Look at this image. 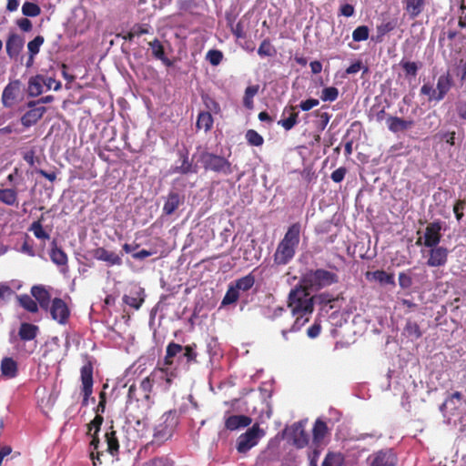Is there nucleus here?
<instances>
[{
    "mask_svg": "<svg viewBox=\"0 0 466 466\" xmlns=\"http://www.w3.org/2000/svg\"><path fill=\"white\" fill-rule=\"evenodd\" d=\"M196 349V343L182 346L174 341L169 342L166 349L164 360L157 362V366L153 370L152 375L158 376V378L165 380L167 387H169L173 383L174 379L178 376V369L177 366H174V358L183 352L186 364L189 367L192 363L198 362Z\"/></svg>",
    "mask_w": 466,
    "mask_h": 466,
    "instance_id": "f257e3e1",
    "label": "nucleus"
},
{
    "mask_svg": "<svg viewBox=\"0 0 466 466\" xmlns=\"http://www.w3.org/2000/svg\"><path fill=\"white\" fill-rule=\"evenodd\" d=\"M152 389L153 380L150 377L143 379L138 388L135 384L129 386L126 410L133 420L138 424L147 418L153 404Z\"/></svg>",
    "mask_w": 466,
    "mask_h": 466,
    "instance_id": "f03ea898",
    "label": "nucleus"
},
{
    "mask_svg": "<svg viewBox=\"0 0 466 466\" xmlns=\"http://www.w3.org/2000/svg\"><path fill=\"white\" fill-rule=\"evenodd\" d=\"M288 307L296 319L289 330L282 329L285 339H288V332L299 331L309 320L314 309L313 298L303 289H293L289 294Z\"/></svg>",
    "mask_w": 466,
    "mask_h": 466,
    "instance_id": "7ed1b4c3",
    "label": "nucleus"
},
{
    "mask_svg": "<svg viewBox=\"0 0 466 466\" xmlns=\"http://www.w3.org/2000/svg\"><path fill=\"white\" fill-rule=\"evenodd\" d=\"M301 228L299 222H295L288 228L273 255L276 265H287L292 260L300 241Z\"/></svg>",
    "mask_w": 466,
    "mask_h": 466,
    "instance_id": "20e7f679",
    "label": "nucleus"
},
{
    "mask_svg": "<svg viewBox=\"0 0 466 466\" xmlns=\"http://www.w3.org/2000/svg\"><path fill=\"white\" fill-rule=\"evenodd\" d=\"M439 46L442 53H449L451 57L460 55L466 46V35L454 26V20L450 19L439 36Z\"/></svg>",
    "mask_w": 466,
    "mask_h": 466,
    "instance_id": "39448f33",
    "label": "nucleus"
},
{
    "mask_svg": "<svg viewBox=\"0 0 466 466\" xmlns=\"http://www.w3.org/2000/svg\"><path fill=\"white\" fill-rule=\"evenodd\" d=\"M338 282L339 276L334 272L322 268L311 269L302 275L299 286L295 289H303L308 292L309 289L319 290Z\"/></svg>",
    "mask_w": 466,
    "mask_h": 466,
    "instance_id": "423d86ee",
    "label": "nucleus"
},
{
    "mask_svg": "<svg viewBox=\"0 0 466 466\" xmlns=\"http://www.w3.org/2000/svg\"><path fill=\"white\" fill-rule=\"evenodd\" d=\"M198 161L206 171L223 176H228L234 172V167L228 158L206 150L199 154Z\"/></svg>",
    "mask_w": 466,
    "mask_h": 466,
    "instance_id": "0eeeda50",
    "label": "nucleus"
},
{
    "mask_svg": "<svg viewBox=\"0 0 466 466\" xmlns=\"http://www.w3.org/2000/svg\"><path fill=\"white\" fill-rule=\"evenodd\" d=\"M94 365L90 360H87L86 363L80 369V380H81V394L82 406L86 407L89 403L95 402L96 399L92 397L93 386H94Z\"/></svg>",
    "mask_w": 466,
    "mask_h": 466,
    "instance_id": "6e6552de",
    "label": "nucleus"
},
{
    "mask_svg": "<svg viewBox=\"0 0 466 466\" xmlns=\"http://www.w3.org/2000/svg\"><path fill=\"white\" fill-rule=\"evenodd\" d=\"M160 422L155 427L154 440L158 442H164L171 438L174 430L177 424L176 414L172 411L165 412Z\"/></svg>",
    "mask_w": 466,
    "mask_h": 466,
    "instance_id": "1a4fd4ad",
    "label": "nucleus"
},
{
    "mask_svg": "<svg viewBox=\"0 0 466 466\" xmlns=\"http://www.w3.org/2000/svg\"><path fill=\"white\" fill-rule=\"evenodd\" d=\"M264 431L258 423H255L245 433L241 434L237 440V451L239 453H246L251 448L256 446Z\"/></svg>",
    "mask_w": 466,
    "mask_h": 466,
    "instance_id": "9d476101",
    "label": "nucleus"
},
{
    "mask_svg": "<svg viewBox=\"0 0 466 466\" xmlns=\"http://www.w3.org/2000/svg\"><path fill=\"white\" fill-rule=\"evenodd\" d=\"M442 223L440 220L431 222L427 225L424 231L423 240L419 238L416 244L423 245L427 248L435 247L441 240Z\"/></svg>",
    "mask_w": 466,
    "mask_h": 466,
    "instance_id": "9b49d317",
    "label": "nucleus"
},
{
    "mask_svg": "<svg viewBox=\"0 0 466 466\" xmlns=\"http://www.w3.org/2000/svg\"><path fill=\"white\" fill-rule=\"evenodd\" d=\"M369 466H396L398 458L391 449L378 451L368 458Z\"/></svg>",
    "mask_w": 466,
    "mask_h": 466,
    "instance_id": "f8f14e48",
    "label": "nucleus"
},
{
    "mask_svg": "<svg viewBox=\"0 0 466 466\" xmlns=\"http://www.w3.org/2000/svg\"><path fill=\"white\" fill-rule=\"evenodd\" d=\"M51 318L59 324H66L70 316L67 304L60 298H55L49 305Z\"/></svg>",
    "mask_w": 466,
    "mask_h": 466,
    "instance_id": "ddd939ff",
    "label": "nucleus"
},
{
    "mask_svg": "<svg viewBox=\"0 0 466 466\" xmlns=\"http://www.w3.org/2000/svg\"><path fill=\"white\" fill-rule=\"evenodd\" d=\"M28 109L21 116V124L25 127L35 126L46 112V106H27Z\"/></svg>",
    "mask_w": 466,
    "mask_h": 466,
    "instance_id": "4468645a",
    "label": "nucleus"
},
{
    "mask_svg": "<svg viewBox=\"0 0 466 466\" xmlns=\"http://www.w3.org/2000/svg\"><path fill=\"white\" fill-rule=\"evenodd\" d=\"M429 258L427 265L429 267H442L447 263L449 250L441 246L429 247Z\"/></svg>",
    "mask_w": 466,
    "mask_h": 466,
    "instance_id": "2eb2a0df",
    "label": "nucleus"
},
{
    "mask_svg": "<svg viewBox=\"0 0 466 466\" xmlns=\"http://www.w3.org/2000/svg\"><path fill=\"white\" fill-rule=\"evenodd\" d=\"M153 34V27L148 23L134 24L127 32L117 35L118 37L126 41H132L135 37H140L143 35Z\"/></svg>",
    "mask_w": 466,
    "mask_h": 466,
    "instance_id": "dca6fc26",
    "label": "nucleus"
},
{
    "mask_svg": "<svg viewBox=\"0 0 466 466\" xmlns=\"http://www.w3.org/2000/svg\"><path fill=\"white\" fill-rule=\"evenodd\" d=\"M93 257L97 260L106 262L107 266H120L123 263L120 255L109 251L103 247L94 249Z\"/></svg>",
    "mask_w": 466,
    "mask_h": 466,
    "instance_id": "f3484780",
    "label": "nucleus"
},
{
    "mask_svg": "<svg viewBox=\"0 0 466 466\" xmlns=\"http://www.w3.org/2000/svg\"><path fill=\"white\" fill-rule=\"evenodd\" d=\"M145 289L141 287H136L129 291V294L123 296V302L136 310H138L145 302Z\"/></svg>",
    "mask_w": 466,
    "mask_h": 466,
    "instance_id": "a211bd4d",
    "label": "nucleus"
},
{
    "mask_svg": "<svg viewBox=\"0 0 466 466\" xmlns=\"http://www.w3.org/2000/svg\"><path fill=\"white\" fill-rule=\"evenodd\" d=\"M25 40L15 33H11L5 43L7 56L10 58H16L24 47Z\"/></svg>",
    "mask_w": 466,
    "mask_h": 466,
    "instance_id": "6ab92c4d",
    "label": "nucleus"
},
{
    "mask_svg": "<svg viewBox=\"0 0 466 466\" xmlns=\"http://www.w3.org/2000/svg\"><path fill=\"white\" fill-rule=\"evenodd\" d=\"M185 197L176 191H169L165 198L163 213L167 216L172 215L180 205L184 203Z\"/></svg>",
    "mask_w": 466,
    "mask_h": 466,
    "instance_id": "aec40b11",
    "label": "nucleus"
},
{
    "mask_svg": "<svg viewBox=\"0 0 466 466\" xmlns=\"http://www.w3.org/2000/svg\"><path fill=\"white\" fill-rule=\"evenodd\" d=\"M179 160L181 164L179 166H175L171 168L172 173H178L182 175H187L189 173H197L198 167L193 165L192 161L188 158L187 150H180L178 152Z\"/></svg>",
    "mask_w": 466,
    "mask_h": 466,
    "instance_id": "412c9836",
    "label": "nucleus"
},
{
    "mask_svg": "<svg viewBox=\"0 0 466 466\" xmlns=\"http://www.w3.org/2000/svg\"><path fill=\"white\" fill-rule=\"evenodd\" d=\"M31 294L42 309L48 310L51 302V295L44 286H33Z\"/></svg>",
    "mask_w": 466,
    "mask_h": 466,
    "instance_id": "4be33fe9",
    "label": "nucleus"
},
{
    "mask_svg": "<svg viewBox=\"0 0 466 466\" xmlns=\"http://www.w3.org/2000/svg\"><path fill=\"white\" fill-rule=\"evenodd\" d=\"M49 257L51 261L56 266L67 267L68 257L66 253L58 247L56 239H53L51 242Z\"/></svg>",
    "mask_w": 466,
    "mask_h": 466,
    "instance_id": "5701e85b",
    "label": "nucleus"
},
{
    "mask_svg": "<svg viewBox=\"0 0 466 466\" xmlns=\"http://www.w3.org/2000/svg\"><path fill=\"white\" fill-rule=\"evenodd\" d=\"M365 278L369 281H377L380 284L395 286L394 275L391 273H387L383 269L367 271L365 273Z\"/></svg>",
    "mask_w": 466,
    "mask_h": 466,
    "instance_id": "b1692460",
    "label": "nucleus"
},
{
    "mask_svg": "<svg viewBox=\"0 0 466 466\" xmlns=\"http://www.w3.org/2000/svg\"><path fill=\"white\" fill-rule=\"evenodd\" d=\"M452 86V78L449 73L443 74L439 76L436 86V91L438 94L436 102L442 100Z\"/></svg>",
    "mask_w": 466,
    "mask_h": 466,
    "instance_id": "393cba45",
    "label": "nucleus"
},
{
    "mask_svg": "<svg viewBox=\"0 0 466 466\" xmlns=\"http://www.w3.org/2000/svg\"><path fill=\"white\" fill-rule=\"evenodd\" d=\"M462 398L463 396L460 391H455L441 404L440 407L441 411H444V409H449L451 415L458 414L459 409L462 404Z\"/></svg>",
    "mask_w": 466,
    "mask_h": 466,
    "instance_id": "a878e982",
    "label": "nucleus"
},
{
    "mask_svg": "<svg viewBox=\"0 0 466 466\" xmlns=\"http://www.w3.org/2000/svg\"><path fill=\"white\" fill-rule=\"evenodd\" d=\"M148 46H150L152 55L156 59L160 60L167 67L173 66V62L166 56L164 46L157 38L148 42Z\"/></svg>",
    "mask_w": 466,
    "mask_h": 466,
    "instance_id": "bb28decb",
    "label": "nucleus"
},
{
    "mask_svg": "<svg viewBox=\"0 0 466 466\" xmlns=\"http://www.w3.org/2000/svg\"><path fill=\"white\" fill-rule=\"evenodd\" d=\"M0 370L5 379H14L18 374V364L13 358L5 357L1 360Z\"/></svg>",
    "mask_w": 466,
    "mask_h": 466,
    "instance_id": "cd10ccee",
    "label": "nucleus"
},
{
    "mask_svg": "<svg viewBox=\"0 0 466 466\" xmlns=\"http://www.w3.org/2000/svg\"><path fill=\"white\" fill-rule=\"evenodd\" d=\"M402 3L410 18L415 19L423 12L426 0H402Z\"/></svg>",
    "mask_w": 466,
    "mask_h": 466,
    "instance_id": "c85d7f7f",
    "label": "nucleus"
},
{
    "mask_svg": "<svg viewBox=\"0 0 466 466\" xmlns=\"http://www.w3.org/2000/svg\"><path fill=\"white\" fill-rule=\"evenodd\" d=\"M251 421V418L246 415H231L226 419L225 427L229 431H236L248 426Z\"/></svg>",
    "mask_w": 466,
    "mask_h": 466,
    "instance_id": "c756f323",
    "label": "nucleus"
},
{
    "mask_svg": "<svg viewBox=\"0 0 466 466\" xmlns=\"http://www.w3.org/2000/svg\"><path fill=\"white\" fill-rule=\"evenodd\" d=\"M19 89L18 81L15 83H9L3 90L2 93V103L5 107H11L17 96V92Z\"/></svg>",
    "mask_w": 466,
    "mask_h": 466,
    "instance_id": "7c9ffc66",
    "label": "nucleus"
},
{
    "mask_svg": "<svg viewBox=\"0 0 466 466\" xmlns=\"http://www.w3.org/2000/svg\"><path fill=\"white\" fill-rule=\"evenodd\" d=\"M387 125L391 132L397 133L400 131H405L413 127L414 121L406 120L399 116H390L387 119Z\"/></svg>",
    "mask_w": 466,
    "mask_h": 466,
    "instance_id": "2f4dec72",
    "label": "nucleus"
},
{
    "mask_svg": "<svg viewBox=\"0 0 466 466\" xmlns=\"http://www.w3.org/2000/svg\"><path fill=\"white\" fill-rule=\"evenodd\" d=\"M292 441L293 444L299 449H302L308 445L309 435L300 424L294 425Z\"/></svg>",
    "mask_w": 466,
    "mask_h": 466,
    "instance_id": "473e14b6",
    "label": "nucleus"
},
{
    "mask_svg": "<svg viewBox=\"0 0 466 466\" xmlns=\"http://www.w3.org/2000/svg\"><path fill=\"white\" fill-rule=\"evenodd\" d=\"M105 439L106 442V451L112 456L117 455L119 451V442L116 432L114 431L113 427H110V430L106 432Z\"/></svg>",
    "mask_w": 466,
    "mask_h": 466,
    "instance_id": "72a5a7b5",
    "label": "nucleus"
},
{
    "mask_svg": "<svg viewBox=\"0 0 466 466\" xmlns=\"http://www.w3.org/2000/svg\"><path fill=\"white\" fill-rule=\"evenodd\" d=\"M46 83V77L42 75H36L29 79L28 94L30 96H38L43 93V86Z\"/></svg>",
    "mask_w": 466,
    "mask_h": 466,
    "instance_id": "f704fd0d",
    "label": "nucleus"
},
{
    "mask_svg": "<svg viewBox=\"0 0 466 466\" xmlns=\"http://www.w3.org/2000/svg\"><path fill=\"white\" fill-rule=\"evenodd\" d=\"M249 28V20L243 16L236 25L230 24V30L237 39L247 37V32Z\"/></svg>",
    "mask_w": 466,
    "mask_h": 466,
    "instance_id": "c9c22d12",
    "label": "nucleus"
},
{
    "mask_svg": "<svg viewBox=\"0 0 466 466\" xmlns=\"http://www.w3.org/2000/svg\"><path fill=\"white\" fill-rule=\"evenodd\" d=\"M313 445H319L328 433V427L325 421L318 419L313 427Z\"/></svg>",
    "mask_w": 466,
    "mask_h": 466,
    "instance_id": "e433bc0d",
    "label": "nucleus"
},
{
    "mask_svg": "<svg viewBox=\"0 0 466 466\" xmlns=\"http://www.w3.org/2000/svg\"><path fill=\"white\" fill-rule=\"evenodd\" d=\"M37 331L36 325L24 322L20 325L18 335L22 340H32L36 337Z\"/></svg>",
    "mask_w": 466,
    "mask_h": 466,
    "instance_id": "4c0bfd02",
    "label": "nucleus"
},
{
    "mask_svg": "<svg viewBox=\"0 0 466 466\" xmlns=\"http://www.w3.org/2000/svg\"><path fill=\"white\" fill-rule=\"evenodd\" d=\"M43 220L44 216L41 215V217L37 220L34 221L30 225L28 230L31 231L37 239L48 240L50 238V235L44 229V227L42 225Z\"/></svg>",
    "mask_w": 466,
    "mask_h": 466,
    "instance_id": "58836bf2",
    "label": "nucleus"
},
{
    "mask_svg": "<svg viewBox=\"0 0 466 466\" xmlns=\"http://www.w3.org/2000/svg\"><path fill=\"white\" fill-rule=\"evenodd\" d=\"M295 108L296 107L293 106L285 107L283 114H285L288 110L290 111V114L289 117L279 121V125H280L287 131L292 129L298 124L299 113L294 111Z\"/></svg>",
    "mask_w": 466,
    "mask_h": 466,
    "instance_id": "ea45409f",
    "label": "nucleus"
},
{
    "mask_svg": "<svg viewBox=\"0 0 466 466\" xmlns=\"http://www.w3.org/2000/svg\"><path fill=\"white\" fill-rule=\"evenodd\" d=\"M213 123L214 120L210 112H200L198 116L196 127L198 129H204L208 132L212 128Z\"/></svg>",
    "mask_w": 466,
    "mask_h": 466,
    "instance_id": "a19ab883",
    "label": "nucleus"
},
{
    "mask_svg": "<svg viewBox=\"0 0 466 466\" xmlns=\"http://www.w3.org/2000/svg\"><path fill=\"white\" fill-rule=\"evenodd\" d=\"M16 298L20 306L23 307L28 312L35 313L38 311L37 302L35 299H33L29 295L24 294L16 296Z\"/></svg>",
    "mask_w": 466,
    "mask_h": 466,
    "instance_id": "79ce46f5",
    "label": "nucleus"
},
{
    "mask_svg": "<svg viewBox=\"0 0 466 466\" xmlns=\"http://www.w3.org/2000/svg\"><path fill=\"white\" fill-rule=\"evenodd\" d=\"M0 201L8 206L17 205V192L13 188L0 189Z\"/></svg>",
    "mask_w": 466,
    "mask_h": 466,
    "instance_id": "37998d69",
    "label": "nucleus"
},
{
    "mask_svg": "<svg viewBox=\"0 0 466 466\" xmlns=\"http://www.w3.org/2000/svg\"><path fill=\"white\" fill-rule=\"evenodd\" d=\"M255 281V277L252 275V273H249L237 279L234 282V285L236 286V289H238V291H248L254 286Z\"/></svg>",
    "mask_w": 466,
    "mask_h": 466,
    "instance_id": "c03bdc74",
    "label": "nucleus"
},
{
    "mask_svg": "<svg viewBox=\"0 0 466 466\" xmlns=\"http://www.w3.org/2000/svg\"><path fill=\"white\" fill-rule=\"evenodd\" d=\"M400 66L403 69L405 77L407 79H414L416 77L420 68L419 65L416 62L406 61L402 59L400 63Z\"/></svg>",
    "mask_w": 466,
    "mask_h": 466,
    "instance_id": "a18cd8bd",
    "label": "nucleus"
},
{
    "mask_svg": "<svg viewBox=\"0 0 466 466\" xmlns=\"http://www.w3.org/2000/svg\"><path fill=\"white\" fill-rule=\"evenodd\" d=\"M277 54V50L274 46L271 44L269 38H265L259 45L258 49V55L261 57L265 56H274Z\"/></svg>",
    "mask_w": 466,
    "mask_h": 466,
    "instance_id": "49530a36",
    "label": "nucleus"
},
{
    "mask_svg": "<svg viewBox=\"0 0 466 466\" xmlns=\"http://www.w3.org/2000/svg\"><path fill=\"white\" fill-rule=\"evenodd\" d=\"M238 298H239V291L238 290V289H236V286L234 285V283H231L228 286V289L222 299L221 304L223 306L233 304L238 301Z\"/></svg>",
    "mask_w": 466,
    "mask_h": 466,
    "instance_id": "de8ad7c7",
    "label": "nucleus"
},
{
    "mask_svg": "<svg viewBox=\"0 0 466 466\" xmlns=\"http://www.w3.org/2000/svg\"><path fill=\"white\" fill-rule=\"evenodd\" d=\"M22 13L25 16L35 17L41 14V8L37 4L26 1L22 5Z\"/></svg>",
    "mask_w": 466,
    "mask_h": 466,
    "instance_id": "09e8293b",
    "label": "nucleus"
},
{
    "mask_svg": "<svg viewBox=\"0 0 466 466\" xmlns=\"http://www.w3.org/2000/svg\"><path fill=\"white\" fill-rule=\"evenodd\" d=\"M343 457L340 453L328 452L321 466H342Z\"/></svg>",
    "mask_w": 466,
    "mask_h": 466,
    "instance_id": "8fccbe9b",
    "label": "nucleus"
},
{
    "mask_svg": "<svg viewBox=\"0 0 466 466\" xmlns=\"http://www.w3.org/2000/svg\"><path fill=\"white\" fill-rule=\"evenodd\" d=\"M258 91V86H249L245 90L243 97V105L245 107L251 109L253 107V97Z\"/></svg>",
    "mask_w": 466,
    "mask_h": 466,
    "instance_id": "3c124183",
    "label": "nucleus"
},
{
    "mask_svg": "<svg viewBox=\"0 0 466 466\" xmlns=\"http://www.w3.org/2000/svg\"><path fill=\"white\" fill-rule=\"evenodd\" d=\"M398 25L397 19H390L388 21H383L380 25H377L378 35L382 36L386 34L393 31Z\"/></svg>",
    "mask_w": 466,
    "mask_h": 466,
    "instance_id": "603ef678",
    "label": "nucleus"
},
{
    "mask_svg": "<svg viewBox=\"0 0 466 466\" xmlns=\"http://www.w3.org/2000/svg\"><path fill=\"white\" fill-rule=\"evenodd\" d=\"M339 97V89L335 86L325 87L321 91L320 98L324 102H333Z\"/></svg>",
    "mask_w": 466,
    "mask_h": 466,
    "instance_id": "864d4df0",
    "label": "nucleus"
},
{
    "mask_svg": "<svg viewBox=\"0 0 466 466\" xmlns=\"http://www.w3.org/2000/svg\"><path fill=\"white\" fill-rule=\"evenodd\" d=\"M99 443H100V441H99V438H98V433H96L94 432V434H92V440H91V442H90V445L93 447V451H91V459L93 461V464L96 466V460L99 461V463H101L100 461V455H101V452L98 451V448H99Z\"/></svg>",
    "mask_w": 466,
    "mask_h": 466,
    "instance_id": "5fc2aeb1",
    "label": "nucleus"
},
{
    "mask_svg": "<svg viewBox=\"0 0 466 466\" xmlns=\"http://www.w3.org/2000/svg\"><path fill=\"white\" fill-rule=\"evenodd\" d=\"M246 139L250 146L260 147L264 143L263 137L254 129L247 131Z\"/></svg>",
    "mask_w": 466,
    "mask_h": 466,
    "instance_id": "6e6d98bb",
    "label": "nucleus"
},
{
    "mask_svg": "<svg viewBox=\"0 0 466 466\" xmlns=\"http://www.w3.org/2000/svg\"><path fill=\"white\" fill-rule=\"evenodd\" d=\"M370 29L367 25H360L352 32V39L355 42L365 41L369 38Z\"/></svg>",
    "mask_w": 466,
    "mask_h": 466,
    "instance_id": "4d7b16f0",
    "label": "nucleus"
},
{
    "mask_svg": "<svg viewBox=\"0 0 466 466\" xmlns=\"http://www.w3.org/2000/svg\"><path fill=\"white\" fill-rule=\"evenodd\" d=\"M404 330L409 337H412L413 339H417L421 337L420 326L415 321L408 320L405 325Z\"/></svg>",
    "mask_w": 466,
    "mask_h": 466,
    "instance_id": "13d9d810",
    "label": "nucleus"
},
{
    "mask_svg": "<svg viewBox=\"0 0 466 466\" xmlns=\"http://www.w3.org/2000/svg\"><path fill=\"white\" fill-rule=\"evenodd\" d=\"M45 39L42 35H36L33 40L27 44L29 54L35 56L39 53L40 46L43 45Z\"/></svg>",
    "mask_w": 466,
    "mask_h": 466,
    "instance_id": "bf43d9fd",
    "label": "nucleus"
},
{
    "mask_svg": "<svg viewBox=\"0 0 466 466\" xmlns=\"http://www.w3.org/2000/svg\"><path fill=\"white\" fill-rule=\"evenodd\" d=\"M207 59L212 66H218L223 59V54L219 50L212 49L207 53Z\"/></svg>",
    "mask_w": 466,
    "mask_h": 466,
    "instance_id": "052dcab7",
    "label": "nucleus"
},
{
    "mask_svg": "<svg viewBox=\"0 0 466 466\" xmlns=\"http://www.w3.org/2000/svg\"><path fill=\"white\" fill-rule=\"evenodd\" d=\"M202 98L205 106L207 109H208V112L218 114L220 111V106L214 98L210 97L209 96H205Z\"/></svg>",
    "mask_w": 466,
    "mask_h": 466,
    "instance_id": "680f3d73",
    "label": "nucleus"
},
{
    "mask_svg": "<svg viewBox=\"0 0 466 466\" xmlns=\"http://www.w3.org/2000/svg\"><path fill=\"white\" fill-rule=\"evenodd\" d=\"M420 94L427 96L428 100L430 102L436 101V99L434 97L438 96L436 89H434L433 86L429 83H426L421 86Z\"/></svg>",
    "mask_w": 466,
    "mask_h": 466,
    "instance_id": "e2e57ef3",
    "label": "nucleus"
},
{
    "mask_svg": "<svg viewBox=\"0 0 466 466\" xmlns=\"http://www.w3.org/2000/svg\"><path fill=\"white\" fill-rule=\"evenodd\" d=\"M314 449L309 453V466H318V461L321 453V447L319 445H313Z\"/></svg>",
    "mask_w": 466,
    "mask_h": 466,
    "instance_id": "0e129e2a",
    "label": "nucleus"
},
{
    "mask_svg": "<svg viewBox=\"0 0 466 466\" xmlns=\"http://www.w3.org/2000/svg\"><path fill=\"white\" fill-rule=\"evenodd\" d=\"M466 205V199H459L453 206V212L458 221H461L464 216L463 209Z\"/></svg>",
    "mask_w": 466,
    "mask_h": 466,
    "instance_id": "69168bd1",
    "label": "nucleus"
},
{
    "mask_svg": "<svg viewBox=\"0 0 466 466\" xmlns=\"http://www.w3.org/2000/svg\"><path fill=\"white\" fill-rule=\"evenodd\" d=\"M177 5L179 11L188 13H192L197 5L194 0H179Z\"/></svg>",
    "mask_w": 466,
    "mask_h": 466,
    "instance_id": "338daca9",
    "label": "nucleus"
},
{
    "mask_svg": "<svg viewBox=\"0 0 466 466\" xmlns=\"http://www.w3.org/2000/svg\"><path fill=\"white\" fill-rule=\"evenodd\" d=\"M460 15L458 17V27L461 29H466V5L464 0L461 2L459 7Z\"/></svg>",
    "mask_w": 466,
    "mask_h": 466,
    "instance_id": "774afa93",
    "label": "nucleus"
}]
</instances>
